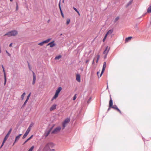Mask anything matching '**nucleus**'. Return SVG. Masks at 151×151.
<instances>
[{
	"label": "nucleus",
	"instance_id": "1",
	"mask_svg": "<svg viewBox=\"0 0 151 151\" xmlns=\"http://www.w3.org/2000/svg\"><path fill=\"white\" fill-rule=\"evenodd\" d=\"M18 34V32L16 30L10 31L4 35V36H8V37L15 36Z\"/></svg>",
	"mask_w": 151,
	"mask_h": 151
},
{
	"label": "nucleus",
	"instance_id": "2",
	"mask_svg": "<svg viewBox=\"0 0 151 151\" xmlns=\"http://www.w3.org/2000/svg\"><path fill=\"white\" fill-rule=\"evenodd\" d=\"M61 87H60L58 88L56 91L55 93V95L52 97L51 99V101H52L53 100L56 99L58 96V95L62 90Z\"/></svg>",
	"mask_w": 151,
	"mask_h": 151
},
{
	"label": "nucleus",
	"instance_id": "3",
	"mask_svg": "<svg viewBox=\"0 0 151 151\" xmlns=\"http://www.w3.org/2000/svg\"><path fill=\"white\" fill-rule=\"evenodd\" d=\"M53 146V145L52 143H49L47 144L44 147L43 151H49L50 148Z\"/></svg>",
	"mask_w": 151,
	"mask_h": 151
},
{
	"label": "nucleus",
	"instance_id": "4",
	"mask_svg": "<svg viewBox=\"0 0 151 151\" xmlns=\"http://www.w3.org/2000/svg\"><path fill=\"white\" fill-rule=\"evenodd\" d=\"M110 50V47H109L108 46H107L105 50H104V51L103 52V54L105 55L104 58V59H105L107 57V55L109 51Z\"/></svg>",
	"mask_w": 151,
	"mask_h": 151
},
{
	"label": "nucleus",
	"instance_id": "5",
	"mask_svg": "<svg viewBox=\"0 0 151 151\" xmlns=\"http://www.w3.org/2000/svg\"><path fill=\"white\" fill-rule=\"evenodd\" d=\"M70 119L69 118H67L63 122L62 124L63 129H64L67 124L70 122Z\"/></svg>",
	"mask_w": 151,
	"mask_h": 151
},
{
	"label": "nucleus",
	"instance_id": "6",
	"mask_svg": "<svg viewBox=\"0 0 151 151\" xmlns=\"http://www.w3.org/2000/svg\"><path fill=\"white\" fill-rule=\"evenodd\" d=\"M113 30L112 29H110L108 31V32H107V33L105 35L104 39H103V42H104L105 41V40L106 39L107 35H111L113 32Z\"/></svg>",
	"mask_w": 151,
	"mask_h": 151
},
{
	"label": "nucleus",
	"instance_id": "7",
	"mask_svg": "<svg viewBox=\"0 0 151 151\" xmlns=\"http://www.w3.org/2000/svg\"><path fill=\"white\" fill-rule=\"evenodd\" d=\"M61 129V127H58L55 128L52 132L53 134H56L60 132Z\"/></svg>",
	"mask_w": 151,
	"mask_h": 151
},
{
	"label": "nucleus",
	"instance_id": "8",
	"mask_svg": "<svg viewBox=\"0 0 151 151\" xmlns=\"http://www.w3.org/2000/svg\"><path fill=\"white\" fill-rule=\"evenodd\" d=\"M51 40V38L48 39L47 40L42 42L38 43V45L40 46H42L44 44L48 42Z\"/></svg>",
	"mask_w": 151,
	"mask_h": 151
},
{
	"label": "nucleus",
	"instance_id": "9",
	"mask_svg": "<svg viewBox=\"0 0 151 151\" xmlns=\"http://www.w3.org/2000/svg\"><path fill=\"white\" fill-rule=\"evenodd\" d=\"M106 62H104V64H103V68H102V71L101 73V74L99 76V77H100L103 73H104V72L105 70V68L106 67Z\"/></svg>",
	"mask_w": 151,
	"mask_h": 151
},
{
	"label": "nucleus",
	"instance_id": "10",
	"mask_svg": "<svg viewBox=\"0 0 151 151\" xmlns=\"http://www.w3.org/2000/svg\"><path fill=\"white\" fill-rule=\"evenodd\" d=\"M111 108L115 110H116L117 111L119 112L121 114H122V112L118 108L116 105H113L112 106V107H111Z\"/></svg>",
	"mask_w": 151,
	"mask_h": 151
},
{
	"label": "nucleus",
	"instance_id": "11",
	"mask_svg": "<svg viewBox=\"0 0 151 151\" xmlns=\"http://www.w3.org/2000/svg\"><path fill=\"white\" fill-rule=\"evenodd\" d=\"M12 129H10V130L8 132V133L6 135L5 137H4V140L6 141V140H7V139L8 138L10 134L11 133V131H12Z\"/></svg>",
	"mask_w": 151,
	"mask_h": 151
},
{
	"label": "nucleus",
	"instance_id": "12",
	"mask_svg": "<svg viewBox=\"0 0 151 151\" xmlns=\"http://www.w3.org/2000/svg\"><path fill=\"white\" fill-rule=\"evenodd\" d=\"M22 135V134H19V135L16 137L14 142L13 145V146L15 143L19 140Z\"/></svg>",
	"mask_w": 151,
	"mask_h": 151
},
{
	"label": "nucleus",
	"instance_id": "13",
	"mask_svg": "<svg viewBox=\"0 0 151 151\" xmlns=\"http://www.w3.org/2000/svg\"><path fill=\"white\" fill-rule=\"evenodd\" d=\"M55 41H54L50 42L48 43L47 46L50 45V47H52L55 45V44L54 43Z\"/></svg>",
	"mask_w": 151,
	"mask_h": 151
},
{
	"label": "nucleus",
	"instance_id": "14",
	"mask_svg": "<svg viewBox=\"0 0 151 151\" xmlns=\"http://www.w3.org/2000/svg\"><path fill=\"white\" fill-rule=\"evenodd\" d=\"M57 105L55 104H54L52 105L50 107V111H52L54 109H55L56 108V106Z\"/></svg>",
	"mask_w": 151,
	"mask_h": 151
},
{
	"label": "nucleus",
	"instance_id": "15",
	"mask_svg": "<svg viewBox=\"0 0 151 151\" xmlns=\"http://www.w3.org/2000/svg\"><path fill=\"white\" fill-rule=\"evenodd\" d=\"M76 80L79 82H80V76L79 74H77L76 76Z\"/></svg>",
	"mask_w": 151,
	"mask_h": 151
},
{
	"label": "nucleus",
	"instance_id": "16",
	"mask_svg": "<svg viewBox=\"0 0 151 151\" xmlns=\"http://www.w3.org/2000/svg\"><path fill=\"white\" fill-rule=\"evenodd\" d=\"M51 130V129H50L47 131L45 133V137H47L49 134Z\"/></svg>",
	"mask_w": 151,
	"mask_h": 151
},
{
	"label": "nucleus",
	"instance_id": "17",
	"mask_svg": "<svg viewBox=\"0 0 151 151\" xmlns=\"http://www.w3.org/2000/svg\"><path fill=\"white\" fill-rule=\"evenodd\" d=\"M113 106V101L111 99V98H110V99L109 102V108H111V107Z\"/></svg>",
	"mask_w": 151,
	"mask_h": 151
},
{
	"label": "nucleus",
	"instance_id": "18",
	"mask_svg": "<svg viewBox=\"0 0 151 151\" xmlns=\"http://www.w3.org/2000/svg\"><path fill=\"white\" fill-rule=\"evenodd\" d=\"M133 0H130L128 3L126 5V7H127L130 5H131L132 2H133Z\"/></svg>",
	"mask_w": 151,
	"mask_h": 151
},
{
	"label": "nucleus",
	"instance_id": "19",
	"mask_svg": "<svg viewBox=\"0 0 151 151\" xmlns=\"http://www.w3.org/2000/svg\"><path fill=\"white\" fill-rule=\"evenodd\" d=\"M132 38V37H129L126 38L125 39V42H128Z\"/></svg>",
	"mask_w": 151,
	"mask_h": 151
},
{
	"label": "nucleus",
	"instance_id": "20",
	"mask_svg": "<svg viewBox=\"0 0 151 151\" xmlns=\"http://www.w3.org/2000/svg\"><path fill=\"white\" fill-rule=\"evenodd\" d=\"M33 135H31L30 137H29V138H28L27 139L24 143L23 145L25 144L30 139H31L33 137Z\"/></svg>",
	"mask_w": 151,
	"mask_h": 151
},
{
	"label": "nucleus",
	"instance_id": "21",
	"mask_svg": "<svg viewBox=\"0 0 151 151\" xmlns=\"http://www.w3.org/2000/svg\"><path fill=\"white\" fill-rule=\"evenodd\" d=\"M32 73L33 76V81H35L36 80V76L35 73L33 72Z\"/></svg>",
	"mask_w": 151,
	"mask_h": 151
},
{
	"label": "nucleus",
	"instance_id": "22",
	"mask_svg": "<svg viewBox=\"0 0 151 151\" xmlns=\"http://www.w3.org/2000/svg\"><path fill=\"white\" fill-rule=\"evenodd\" d=\"M4 85H5L6 84V75L5 73H4Z\"/></svg>",
	"mask_w": 151,
	"mask_h": 151
},
{
	"label": "nucleus",
	"instance_id": "23",
	"mask_svg": "<svg viewBox=\"0 0 151 151\" xmlns=\"http://www.w3.org/2000/svg\"><path fill=\"white\" fill-rule=\"evenodd\" d=\"M61 56L60 55H59L55 57V59L56 60H58L59 59L61 58Z\"/></svg>",
	"mask_w": 151,
	"mask_h": 151
},
{
	"label": "nucleus",
	"instance_id": "24",
	"mask_svg": "<svg viewBox=\"0 0 151 151\" xmlns=\"http://www.w3.org/2000/svg\"><path fill=\"white\" fill-rule=\"evenodd\" d=\"M147 12L148 13L151 12V5L148 8L147 10Z\"/></svg>",
	"mask_w": 151,
	"mask_h": 151
},
{
	"label": "nucleus",
	"instance_id": "25",
	"mask_svg": "<svg viewBox=\"0 0 151 151\" xmlns=\"http://www.w3.org/2000/svg\"><path fill=\"white\" fill-rule=\"evenodd\" d=\"M26 94V93L25 92L24 93L22 94V95L21 96V98L22 99V100H23L24 98V96Z\"/></svg>",
	"mask_w": 151,
	"mask_h": 151
},
{
	"label": "nucleus",
	"instance_id": "26",
	"mask_svg": "<svg viewBox=\"0 0 151 151\" xmlns=\"http://www.w3.org/2000/svg\"><path fill=\"white\" fill-rule=\"evenodd\" d=\"M31 129L29 128H28L27 130L25 133H27V134H28L29 132H30V131Z\"/></svg>",
	"mask_w": 151,
	"mask_h": 151
},
{
	"label": "nucleus",
	"instance_id": "27",
	"mask_svg": "<svg viewBox=\"0 0 151 151\" xmlns=\"http://www.w3.org/2000/svg\"><path fill=\"white\" fill-rule=\"evenodd\" d=\"M119 17H117L114 20V22H116L119 19Z\"/></svg>",
	"mask_w": 151,
	"mask_h": 151
},
{
	"label": "nucleus",
	"instance_id": "28",
	"mask_svg": "<svg viewBox=\"0 0 151 151\" xmlns=\"http://www.w3.org/2000/svg\"><path fill=\"white\" fill-rule=\"evenodd\" d=\"M60 1L59 2V9H60V13H62V12H62V10L61 9V7H60Z\"/></svg>",
	"mask_w": 151,
	"mask_h": 151
},
{
	"label": "nucleus",
	"instance_id": "29",
	"mask_svg": "<svg viewBox=\"0 0 151 151\" xmlns=\"http://www.w3.org/2000/svg\"><path fill=\"white\" fill-rule=\"evenodd\" d=\"M70 19H67L66 20V24L68 25L69 24L70 22Z\"/></svg>",
	"mask_w": 151,
	"mask_h": 151
},
{
	"label": "nucleus",
	"instance_id": "30",
	"mask_svg": "<svg viewBox=\"0 0 151 151\" xmlns=\"http://www.w3.org/2000/svg\"><path fill=\"white\" fill-rule=\"evenodd\" d=\"M34 147V146H32L29 150L28 151H32Z\"/></svg>",
	"mask_w": 151,
	"mask_h": 151
},
{
	"label": "nucleus",
	"instance_id": "31",
	"mask_svg": "<svg viewBox=\"0 0 151 151\" xmlns=\"http://www.w3.org/2000/svg\"><path fill=\"white\" fill-rule=\"evenodd\" d=\"M30 94H31V93H30L28 95V96H27V99H26V100L27 101H28L29 99V98L30 96Z\"/></svg>",
	"mask_w": 151,
	"mask_h": 151
},
{
	"label": "nucleus",
	"instance_id": "32",
	"mask_svg": "<svg viewBox=\"0 0 151 151\" xmlns=\"http://www.w3.org/2000/svg\"><path fill=\"white\" fill-rule=\"evenodd\" d=\"M27 135H28V134H27V133H25L23 135L22 138L23 139L27 137Z\"/></svg>",
	"mask_w": 151,
	"mask_h": 151
},
{
	"label": "nucleus",
	"instance_id": "33",
	"mask_svg": "<svg viewBox=\"0 0 151 151\" xmlns=\"http://www.w3.org/2000/svg\"><path fill=\"white\" fill-rule=\"evenodd\" d=\"M33 124H32V123H31V124L29 126V127H28L30 129H31V128L33 126Z\"/></svg>",
	"mask_w": 151,
	"mask_h": 151
},
{
	"label": "nucleus",
	"instance_id": "34",
	"mask_svg": "<svg viewBox=\"0 0 151 151\" xmlns=\"http://www.w3.org/2000/svg\"><path fill=\"white\" fill-rule=\"evenodd\" d=\"M5 141H6L4 140H3V142L0 148H1L3 147V146Z\"/></svg>",
	"mask_w": 151,
	"mask_h": 151
},
{
	"label": "nucleus",
	"instance_id": "35",
	"mask_svg": "<svg viewBox=\"0 0 151 151\" xmlns=\"http://www.w3.org/2000/svg\"><path fill=\"white\" fill-rule=\"evenodd\" d=\"M97 58L96 60V63H97L98 62V61L99 59V58H100V56L99 55H98L97 56Z\"/></svg>",
	"mask_w": 151,
	"mask_h": 151
},
{
	"label": "nucleus",
	"instance_id": "36",
	"mask_svg": "<svg viewBox=\"0 0 151 151\" xmlns=\"http://www.w3.org/2000/svg\"><path fill=\"white\" fill-rule=\"evenodd\" d=\"M27 101H28L26 100L25 101V102H24V104L22 106V107H24V106H25L26 104V103Z\"/></svg>",
	"mask_w": 151,
	"mask_h": 151
},
{
	"label": "nucleus",
	"instance_id": "37",
	"mask_svg": "<svg viewBox=\"0 0 151 151\" xmlns=\"http://www.w3.org/2000/svg\"><path fill=\"white\" fill-rule=\"evenodd\" d=\"M76 95H75L73 97V100H75L76 99Z\"/></svg>",
	"mask_w": 151,
	"mask_h": 151
},
{
	"label": "nucleus",
	"instance_id": "38",
	"mask_svg": "<svg viewBox=\"0 0 151 151\" xmlns=\"http://www.w3.org/2000/svg\"><path fill=\"white\" fill-rule=\"evenodd\" d=\"M18 9V7L17 3L16 4V11H17Z\"/></svg>",
	"mask_w": 151,
	"mask_h": 151
},
{
	"label": "nucleus",
	"instance_id": "39",
	"mask_svg": "<svg viewBox=\"0 0 151 151\" xmlns=\"http://www.w3.org/2000/svg\"><path fill=\"white\" fill-rule=\"evenodd\" d=\"M49 151H55V150L54 149H50Z\"/></svg>",
	"mask_w": 151,
	"mask_h": 151
},
{
	"label": "nucleus",
	"instance_id": "40",
	"mask_svg": "<svg viewBox=\"0 0 151 151\" xmlns=\"http://www.w3.org/2000/svg\"><path fill=\"white\" fill-rule=\"evenodd\" d=\"M29 68L30 70H31V67L29 63H28Z\"/></svg>",
	"mask_w": 151,
	"mask_h": 151
},
{
	"label": "nucleus",
	"instance_id": "41",
	"mask_svg": "<svg viewBox=\"0 0 151 151\" xmlns=\"http://www.w3.org/2000/svg\"><path fill=\"white\" fill-rule=\"evenodd\" d=\"M61 14L63 17L64 18V14H63V12H62V13H61Z\"/></svg>",
	"mask_w": 151,
	"mask_h": 151
},
{
	"label": "nucleus",
	"instance_id": "42",
	"mask_svg": "<svg viewBox=\"0 0 151 151\" xmlns=\"http://www.w3.org/2000/svg\"><path fill=\"white\" fill-rule=\"evenodd\" d=\"M73 9L76 12L78 10L76 8L73 7Z\"/></svg>",
	"mask_w": 151,
	"mask_h": 151
},
{
	"label": "nucleus",
	"instance_id": "43",
	"mask_svg": "<svg viewBox=\"0 0 151 151\" xmlns=\"http://www.w3.org/2000/svg\"><path fill=\"white\" fill-rule=\"evenodd\" d=\"M2 67L3 69V71L4 72V73H5V70H4V67L3 65H2Z\"/></svg>",
	"mask_w": 151,
	"mask_h": 151
},
{
	"label": "nucleus",
	"instance_id": "44",
	"mask_svg": "<svg viewBox=\"0 0 151 151\" xmlns=\"http://www.w3.org/2000/svg\"><path fill=\"white\" fill-rule=\"evenodd\" d=\"M6 52L8 54V55L9 56H10V54L7 51H6Z\"/></svg>",
	"mask_w": 151,
	"mask_h": 151
},
{
	"label": "nucleus",
	"instance_id": "45",
	"mask_svg": "<svg viewBox=\"0 0 151 151\" xmlns=\"http://www.w3.org/2000/svg\"><path fill=\"white\" fill-rule=\"evenodd\" d=\"M35 81H33L32 83V84L33 85H34L35 83Z\"/></svg>",
	"mask_w": 151,
	"mask_h": 151
},
{
	"label": "nucleus",
	"instance_id": "46",
	"mask_svg": "<svg viewBox=\"0 0 151 151\" xmlns=\"http://www.w3.org/2000/svg\"><path fill=\"white\" fill-rule=\"evenodd\" d=\"M100 72H98L97 73V75L98 76H99V74Z\"/></svg>",
	"mask_w": 151,
	"mask_h": 151
},
{
	"label": "nucleus",
	"instance_id": "47",
	"mask_svg": "<svg viewBox=\"0 0 151 151\" xmlns=\"http://www.w3.org/2000/svg\"><path fill=\"white\" fill-rule=\"evenodd\" d=\"M42 146H40V148H39V149H40V150H41L42 149Z\"/></svg>",
	"mask_w": 151,
	"mask_h": 151
},
{
	"label": "nucleus",
	"instance_id": "48",
	"mask_svg": "<svg viewBox=\"0 0 151 151\" xmlns=\"http://www.w3.org/2000/svg\"><path fill=\"white\" fill-rule=\"evenodd\" d=\"M89 61V60H87L86 61V63H87Z\"/></svg>",
	"mask_w": 151,
	"mask_h": 151
},
{
	"label": "nucleus",
	"instance_id": "49",
	"mask_svg": "<svg viewBox=\"0 0 151 151\" xmlns=\"http://www.w3.org/2000/svg\"><path fill=\"white\" fill-rule=\"evenodd\" d=\"M12 43H11L10 45H9V46L10 47H11L12 46Z\"/></svg>",
	"mask_w": 151,
	"mask_h": 151
},
{
	"label": "nucleus",
	"instance_id": "50",
	"mask_svg": "<svg viewBox=\"0 0 151 151\" xmlns=\"http://www.w3.org/2000/svg\"><path fill=\"white\" fill-rule=\"evenodd\" d=\"M78 14V15L80 16V13H79V12H78L77 13Z\"/></svg>",
	"mask_w": 151,
	"mask_h": 151
},
{
	"label": "nucleus",
	"instance_id": "51",
	"mask_svg": "<svg viewBox=\"0 0 151 151\" xmlns=\"http://www.w3.org/2000/svg\"><path fill=\"white\" fill-rule=\"evenodd\" d=\"M94 59H93V63L94 62Z\"/></svg>",
	"mask_w": 151,
	"mask_h": 151
},
{
	"label": "nucleus",
	"instance_id": "52",
	"mask_svg": "<svg viewBox=\"0 0 151 151\" xmlns=\"http://www.w3.org/2000/svg\"><path fill=\"white\" fill-rule=\"evenodd\" d=\"M110 108H109V109H108V110H109L110 109Z\"/></svg>",
	"mask_w": 151,
	"mask_h": 151
},
{
	"label": "nucleus",
	"instance_id": "53",
	"mask_svg": "<svg viewBox=\"0 0 151 151\" xmlns=\"http://www.w3.org/2000/svg\"><path fill=\"white\" fill-rule=\"evenodd\" d=\"M13 0H10V1H13Z\"/></svg>",
	"mask_w": 151,
	"mask_h": 151
},
{
	"label": "nucleus",
	"instance_id": "54",
	"mask_svg": "<svg viewBox=\"0 0 151 151\" xmlns=\"http://www.w3.org/2000/svg\"><path fill=\"white\" fill-rule=\"evenodd\" d=\"M76 12L77 13H78V12H78V11H76Z\"/></svg>",
	"mask_w": 151,
	"mask_h": 151
},
{
	"label": "nucleus",
	"instance_id": "55",
	"mask_svg": "<svg viewBox=\"0 0 151 151\" xmlns=\"http://www.w3.org/2000/svg\"><path fill=\"white\" fill-rule=\"evenodd\" d=\"M110 98L111 97V95H110Z\"/></svg>",
	"mask_w": 151,
	"mask_h": 151
},
{
	"label": "nucleus",
	"instance_id": "56",
	"mask_svg": "<svg viewBox=\"0 0 151 151\" xmlns=\"http://www.w3.org/2000/svg\"><path fill=\"white\" fill-rule=\"evenodd\" d=\"M64 0H63V2H64Z\"/></svg>",
	"mask_w": 151,
	"mask_h": 151
}]
</instances>
